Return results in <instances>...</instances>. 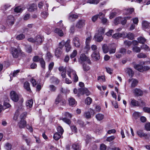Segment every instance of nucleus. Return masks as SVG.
Segmentation results:
<instances>
[{
    "label": "nucleus",
    "instance_id": "f257e3e1",
    "mask_svg": "<svg viewBox=\"0 0 150 150\" xmlns=\"http://www.w3.org/2000/svg\"><path fill=\"white\" fill-rule=\"evenodd\" d=\"M67 74L71 78H73L74 82H77L78 80V78L76 71L73 69L68 68L67 69Z\"/></svg>",
    "mask_w": 150,
    "mask_h": 150
},
{
    "label": "nucleus",
    "instance_id": "f03ea898",
    "mask_svg": "<svg viewBox=\"0 0 150 150\" xmlns=\"http://www.w3.org/2000/svg\"><path fill=\"white\" fill-rule=\"evenodd\" d=\"M10 96L12 100L15 102H17L18 100L21 96V95L18 94L14 91H12L10 92Z\"/></svg>",
    "mask_w": 150,
    "mask_h": 150
},
{
    "label": "nucleus",
    "instance_id": "7ed1b4c3",
    "mask_svg": "<svg viewBox=\"0 0 150 150\" xmlns=\"http://www.w3.org/2000/svg\"><path fill=\"white\" fill-rule=\"evenodd\" d=\"M21 52V50L20 49L13 47L12 49L11 53L14 57L16 58L18 57Z\"/></svg>",
    "mask_w": 150,
    "mask_h": 150
},
{
    "label": "nucleus",
    "instance_id": "20e7f679",
    "mask_svg": "<svg viewBox=\"0 0 150 150\" xmlns=\"http://www.w3.org/2000/svg\"><path fill=\"white\" fill-rule=\"evenodd\" d=\"M86 24V21L84 19L79 20L76 25V27L78 29H82L85 26Z\"/></svg>",
    "mask_w": 150,
    "mask_h": 150
},
{
    "label": "nucleus",
    "instance_id": "39448f33",
    "mask_svg": "<svg viewBox=\"0 0 150 150\" xmlns=\"http://www.w3.org/2000/svg\"><path fill=\"white\" fill-rule=\"evenodd\" d=\"M55 103L56 104L60 103V105H64L65 104L66 101L62 98L60 95H59L56 99Z\"/></svg>",
    "mask_w": 150,
    "mask_h": 150
},
{
    "label": "nucleus",
    "instance_id": "423d86ee",
    "mask_svg": "<svg viewBox=\"0 0 150 150\" xmlns=\"http://www.w3.org/2000/svg\"><path fill=\"white\" fill-rule=\"evenodd\" d=\"M72 43L75 47L79 48L80 47L81 44L79 39L77 37L74 38L72 40Z\"/></svg>",
    "mask_w": 150,
    "mask_h": 150
},
{
    "label": "nucleus",
    "instance_id": "0eeeda50",
    "mask_svg": "<svg viewBox=\"0 0 150 150\" xmlns=\"http://www.w3.org/2000/svg\"><path fill=\"white\" fill-rule=\"evenodd\" d=\"M91 57L95 60H98L100 58L99 52L97 51L94 52L91 55Z\"/></svg>",
    "mask_w": 150,
    "mask_h": 150
},
{
    "label": "nucleus",
    "instance_id": "6e6552de",
    "mask_svg": "<svg viewBox=\"0 0 150 150\" xmlns=\"http://www.w3.org/2000/svg\"><path fill=\"white\" fill-rule=\"evenodd\" d=\"M14 18L13 16L11 15L7 17L6 22L7 24L11 25L14 24Z\"/></svg>",
    "mask_w": 150,
    "mask_h": 150
},
{
    "label": "nucleus",
    "instance_id": "1a4fd4ad",
    "mask_svg": "<svg viewBox=\"0 0 150 150\" xmlns=\"http://www.w3.org/2000/svg\"><path fill=\"white\" fill-rule=\"evenodd\" d=\"M79 93H81V95L85 94L87 96H88L90 94V92L86 88H80L79 90Z\"/></svg>",
    "mask_w": 150,
    "mask_h": 150
},
{
    "label": "nucleus",
    "instance_id": "9d476101",
    "mask_svg": "<svg viewBox=\"0 0 150 150\" xmlns=\"http://www.w3.org/2000/svg\"><path fill=\"white\" fill-rule=\"evenodd\" d=\"M98 15L99 18L101 19L102 22L104 24L106 23L107 22V19L104 18L105 15L102 13L100 12L99 13Z\"/></svg>",
    "mask_w": 150,
    "mask_h": 150
},
{
    "label": "nucleus",
    "instance_id": "9b49d317",
    "mask_svg": "<svg viewBox=\"0 0 150 150\" xmlns=\"http://www.w3.org/2000/svg\"><path fill=\"white\" fill-rule=\"evenodd\" d=\"M129 105L131 106H139V104L138 101L134 99H131Z\"/></svg>",
    "mask_w": 150,
    "mask_h": 150
},
{
    "label": "nucleus",
    "instance_id": "f8f14e48",
    "mask_svg": "<svg viewBox=\"0 0 150 150\" xmlns=\"http://www.w3.org/2000/svg\"><path fill=\"white\" fill-rule=\"evenodd\" d=\"M137 135L140 137H144L146 139L147 138V136L148 134L146 133H144L142 131L139 130L137 132Z\"/></svg>",
    "mask_w": 150,
    "mask_h": 150
},
{
    "label": "nucleus",
    "instance_id": "ddd939ff",
    "mask_svg": "<svg viewBox=\"0 0 150 150\" xmlns=\"http://www.w3.org/2000/svg\"><path fill=\"white\" fill-rule=\"evenodd\" d=\"M26 122L24 120H21L18 122V126L20 128H23L26 126Z\"/></svg>",
    "mask_w": 150,
    "mask_h": 150
},
{
    "label": "nucleus",
    "instance_id": "4468645a",
    "mask_svg": "<svg viewBox=\"0 0 150 150\" xmlns=\"http://www.w3.org/2000/svg\"><path fill=\"white\" fill-rule=\"evenodd\" d=\"M70 40H68L65 42L64 45L66 51L67 52H69L71 49V46L70 44Z\"/></svg>",
    "mask_w": 150,
    "mask_h": 150
},
{
    "label": "nucleus",
    "instance_id": "2eb2a0df",
    "mask_svg": "<svg viewBox=\"0 0 150 150\" xmlns=\"http://www.w3.org/2000/svg\"><path fill=\"white\" fill-rule=\"evenodd\" d=\"M94 39L95 40L98 42H100L103 40V38L101 35L99 34H96L94 36Z\"/></svg>",
    "mask_w": 150,
    "mask_h": 150
},
{
    "label": "nucleus",
    "instance_id": "dca6fc26",
    "mask_svg": "<svg viewBox=\"0 0 150 150\" xmlns=\"http://www.w3.org/2000/svg\"><path fill=\"white\" fill-rule=\"evenodd\" d=\"M35 42L38 44H40L42 43L43 40L42 36L39 35H38L36 36L35 38Z\"/></svg>",
    "mask_w": 150,
    "mask_h": 150
},
{
    "label": "nucleus",
    "instance_id": "f3484780",
    "mask_svg": "<svg viewBox=\"0 0 150 150\" xmlns=\"http://www.w3.org/2000/svg\"><path fill=\"white\" fill-rule=\"evenodd\" d=\"M133 93L137 96H141L143 94L141 90L138 88H136L133 91Z\"/></svg>",
    "mask_w": 150,
    "mask_h": 150
},
{
    "label": "nucleus",
    "instance_id": "a211bd4d",
    "mask_svg": "<svg viewBox=\"0 0 150 150\" xmlns=\"http://www.w3.org/2000/svg\"><path fill=\"white\" fill-rule=\"evenodd\" d=\"M129 82H131V87L132 88H133L135 87L137 85L138 83V81L137 80L134 79H129Z\"/></svg>",
    "mask_w": 150,
    "mask_h": 150
},
{
    "label": "nucleus",
    "instance_id": "6ab92c4d",
    "mask_svg": "<svg viewBox=\"0 0 150 150\" xmlns=\"http://www.w3.org/2000/svg\"><path fill=\"white\" fill-rule=\"evenodd\" d=\"M54 32L60 37H62L64 35V33L62 30L59 28H56Z\"/></svg>",
    "mask_w": 150,
    "mask_h": 150
},
{
    "label": "nucleus",
    "instance_id": "aec40b11",
    "mask_svg": "<svg viewBox=\"0 0 150 150\" xmlns=\"http://www.w3.org/2000/svg\"><path fill=\"white\" fill-rule=\"evenodd\" d=\"M142 27L145 29L149 28L150 27V23L146 21H143L142 23Z\"/></svg>",
    "mask_w": 150,
    "mask_h": 150
},
{
    "label": "nucleus",
    "instance_id": "412c9836",
    "mask_svg": "<svg viewBox=\"0 0 150 150\" xmlns=\"http://www.w3.org/2000/svg\"><path fill=\"white\" fill-rule=\"evenodd\" d=\"M23 87L27 91L29 92L31 91V89L30 87V84L28 82H25L24 84Z\"/></svg>",
    "mask_w": 150,
    "mask_h": 150
},
{
    "label": "nucleus",
    "instance_id": "4be33fe9",
    "mask_svg": "<svg viewBox=\"0 0 150 150\" xmlns=\"http://www.w3.org/2000/svg\"><path fill=\"white\" fill-rule=\"evenodd\" d=\"M96 118L98 121H100L102 120L104 118V115L101 113H98L96 115Z\"/></svg>",
    "mask_w": 150,
    "mask_h": 150
},
{
    "label": "nucleus",
    "instance_id": "5701e85b",
    "mask_svg": "<svg viewBox=\"0 0 150 150\" xmlns=\"http://www.w3.org/2000/svg\"><path fill=\"white\" fill-rule=\"evenodd\" d=\"M33 104V100L32 99L27 100L26 103V105L27 108H30L32 107Z\"/></svg>",
    "mask_w": 150,
    "mask_h": 150
},
{
    "label": "nucleus",
    "instance_id": "b1692460",
    "mask_svg": "<svg viewBox=\"0 0 150 150\" xmlns=\"http://www.w3.org/2000/svg\"><path fill=\"white\" fill-rule=\"evenodd\" d=\"M62 52V49L60 48H57L55 51V55L57 57H59Z\"/></svg>",
    "mask_w": 150,
    "mask_h": 150
},
{
    "label": "nucleus",
    "instance_id": "393cba45",
    "mask_svg": "<svg viewBox=\"0 0 150 150\" xmlns=\"http://www.w3.org/2000/svg\"><path fill=\"white\" fill-rule=\"evenodd\" d=\"M37 8L36 6L34 4H32L30 5L28 8V11L32 12L36 10Z\"/></svg>",
    "mask_w": 150,
    "mask_h": 150
},
{
    "label": "nucleus",
    "instance_id": "a878e982",
    "mask_svg": "<svg viewBox=\"0 0 150 150\" xmlns=\"http://www.w3.org/2000/svg\"><path fill=\"white\" fill-rule=\"evenodd\" d=\"M137 40L139 43L144 44L146 41V39L144 37L140 36L137 38Z\"/></svg>",
    "mask_w": 150,
    "mask_h": 150
},
{
    "label": "nucleus",
    "instance_id": "bb28decb",
    "mask_svg": "<svg viewBox=\"0 0 150 150\" xmlns=\"http://www.w3.org/2000/svg\"><path fill=\"white\" fill-rule=\"evenodd\" d=\"M123 35H125V33H118L114 34L113 36L112 37L115 39H118L120 38L123 36Z\"/></svg>",
    "mask_w": 150,
    "mask_h": 150
},
{
    "label": "nucleus",
    "instance_id": "cd10ccee",
    "mask_svg": "<svg viewBox=\"0 0 150 150\" xmlns=\"http://www.w3.org/2000/svg\"><path fill=\"white\" fill-rule=\"evenodd\" d=\"M134 11V9L133 8L125 9L124 11V13L125 15L129 14L131 13Z\"/></svg>",
    "mask_w": 150,
    "mask_h": 150
},
{
    "label": "nucleus",
    "instance_id": "c85d7f7f",
    "mask_svg": "<svg viewBox=\"0 0 150 150\" xmlns=\"http://www.w3.org/2000/svg\"><path fill=\"white\" fill-rule=\"evenodd\" d=\"M69 104L71 105H76V102L75 100L73 98H71L68 100Z\"/></svg>",
    "mask_w": 150,
    "mask_h": 150
},
{
    "label": "nucleus",
    "instance_id": "c756f323",
    "mask_svg": "<svg viewBox=\"0 0 150 150\" xmlns=\"http://www.w3.org/2000/svg\"><path fill=\"white\" fill-rule=\"evenodd\" d=\"M134 68L135 69L141 72H143V67L141 65H135L134 66Z\"/></svg>",
    "mask_w": 150,
    "mask_h": 150
},
{
    "label": "nucleus",
    "instance_id": "7c9ffc66",
    "mask_svg": "<svg viewBox=\"0 0 150 150\" xmlns=\"http://www.w3.org/2000/svg\"><path fill=\"white\" fill-rule=\"evenodd\" d=\"M128 39L132 40L134 38V35L133 33H129L128 34H127L126 36Z\"/></svg>",
    "mask_w": 150,
    "mask_h": 150
},
{
    "label": "nucleus",
    "instance_id": "2f4dec72",
    "mask_svg": "<svg viewBox=\"0 0 150 150\" xmlns=\"http://www.w3.org/2000/svg\"><path fill=\"white\" fill-rule=\"evenodd\" d=\"M102 50L104 53H106L109 52V48L106 45L104 44L102 46Z\"/></svg>",
    "mask_w": 150,
    "mask_h": 150
},
{
    "label": "nucleus",
    "instance_id": "473e14b6",
    "mask_svg": "<svg viewBox=\"0 0 150 150\" xmlns=\"http://www.w3.org/2000/svg\"><path fill=\"white\" fill-rule=\"evenodd\" d=\"M62 135L57 132L54 134L53 138L55 140H58L61 138V135Z\"/></svg>",
    "mask_w": 150,
    "mask_h": 150
},
{
    "label": "nucleus",
    "instance_id": "72a5a7b5",
    "mask_svg": "<svg viewBox=\"0 0 150 150\" xmlns=\"http://www.w3.org/2000/svg\"><path fill=\"white\" fill-rule=\"evenodd\" d=\"M122 20V18L121 17H118L116 18L114 20V23L115 25L121 23V21Z\"/></svg>",
    "mask_w": 150,
    "mask_h": 150
},
{
    "label": "nucleus",
    "instance_id": "f704fd0d",
    "mask_svg": "<svg viewBox=\"0 0 150 150\" xmlns=\"http://www.w3.org/2000/svg\"><path fill=\"white\" fill-rule=\"evenodd\" d=\"M126 71L127 73L128 74L129 76L130 77H132V76L134 74V72L132 69L129 68H127V69Z\"/></svg>",
    "mask_w": 150,
    "mask_h": 150
},
{
    "label": "nucleus",
    "instance_id": "c9c22d12",
    "mask_svg": "<svg viewBox=\"0 0 150 150\" xmlns=\"http://www.w3.org/2000/svg\"><path fill=\"white\" fill-rule=\"evenodd\" d=\"M22 111V110H20L19 109H18L16 111L13 117V119L14 120H17L18 115L19 114V112Z\"/></svg>",
    "mask_w": 150,
    "mask_h": 150
},
{
    "label": "nucleus",
    "instance_id": "e433bc0d",
    "mask_svg": "<svg viewBox=\"0 0 150 150\" xmlns=\"http://www.w3.org/2000/svg\"><path fill=\"white\" fill-rule=\"evenodd\" d=\"M132 50L133 52L138 53L141 51V49L140 47L137 46H134L132 48Z\"/></svg>",
    "mask_w": 150,
    "mask_h": 150
},
{
    "label": "nucleus",
    "instance_id": "4c0bfd02",
    "mask_svg": "<svg viewBox=\"0 0 150 150\" xmlns=\"http://www.w3.org/2000/svg\"><path fill=\"white\" fill-rule=\"evenodd\" d=\"M92 101V99L90 97H88L85 100V103L89 105L91 103Z\"/></svg>",
    "mask_w": 150,
    "mask_h": 150
},
{
    "label": "nucleus",
    "instance_id": "58836bf2",
    "mask_svg": "<svg viewBox=\"0 0 150 150\" xmlns=\"http://www.w3.org/2000/svg\"><path fill=\"white\" fill-rule=\"evenodd\" d=\"M14 11L17 13L21 12L23 10V8L20 6L16 7L14 9Z\"/></svg>",
    "mask_w": 150,
    "mask_h": 150
},
{
    "label": "nucleus",
    "instance_id": "ea45409f",
    "mask_svg": "<svg viewBox=\"0 0 150 150\" xmlns=\"http://www.w3.org/2000/svg\"><path fill=\"white\" fill-rule=\"evenodd\" d=\"M4 147L6 150H11L12 145L11 144L7 143L5 144Z\"/></svg>",
    "mask_w": 150,
    "mask_h": 150
},
{
    "label": "nucleus",
    "instance_id": "a19ab883",
    "mask_svg": "<svg viewBox=\"0 0 150 150\" xmlns=\"http://www.w3.org/2000/svg\"><path fill=\"white\" fill-rule=\"evenodd\" d=\"M72 148L74 150H79L80 148V145L78 144H74L72 145Z\"/></svg>",
    "mask_w": 150,
    "mask_h": 150
},
{
    "label": "nucleus",
    "instance_id": "79ce46f5",
    "mask_svg": "<svg viewBox=\"0 0 150 150\" xmlns=\"http://www.w3.org/2000/svg\"><path fill=\"white\" fill-rule=\"evenodd\" d=\"M87 3L90 4H97L99 2V0H88L87 1Z\"/></svg>",
    "mask_w": 150,
    "mask_h": 150
},
{
    "label": "nucleus",
    "instance_id": "37998d69",
    "mask_svg": "<svg viewBox=\"0 0 150 150\" xmlns=\"http://www.w3.org/2000/svg\"><path fill=\"white\" fill-rule=\"evenodd\" d=\"M23 139L25 141L26 143L27 144V145H29L30 142V139L25 135H23Z\"/></svg>",
    "mask_w": 150,
    "mask_h": 150
},
{
    "label": "nucleus",
    "instance_id": "c03bdc74",
    "mask_svg": "<svg viewBox=\"0 0 150 150\" xmlns=\"http://www.w3.org/2000/svg\"><path fill=\"white\" fill-rule=\"evenodd\" d=\"M78 17V16L77 15L70 14L69 16V19L70 20H71L72 19H77Z\"/></svg>",
    "mask_w": 150,
    "mask_h": 150
},
{
    "label": "nucleus",
    "instance_id": "a18cd8bd",
    "mask_svg": "<svg viewBox=\"0 0 150 150\" xmlns=\"http://www.w3.org/2000/svg\"><path fill=\"white\" fill-rule=\"evenodd\" d=\"M19 99L20 102L21 104L20 107H18V109H19L20 110H23V106L22 105V103L23 102L24 100L23 98H21V97H20Z\"/></svg>",
    "mask_w": 150,
    "mask_h": 150
},
{
    "label": "nucleus",
    "instance_id": "49530a36",
    "mask_svg": "<svg viewBox=\"0 0 150 150\" xmlns=\"http://www.w3.org/2000/svg\"><path fill=\"white\" fill-rule=\"evenodd\" d=\"M25 37V35L21 34L18 35L16 37V38L18 40H20L24 39Z\"/></svg>",
    "mask_w": 150,
    "mask_h": 150
},
{
    "label": "nucleus",
    "instance_id": "de8ad7c7",
    "mask_svg": "<svg viewBox=\"0 0 150 150\" xmlns=\"http://www.w3.org/2000/svg\"><path fill=\"white\" fill-rule=\"evenodd\" d=\"M87 57L84 54H81L80 56V59L82 61L86 60L87 59Z\"/></svg>",
    "mask_w": 150,
    "mask_h": 150
},
{
    "label": "nucleus",
    "instance_id": "09e8293b",
    "mask_svg": "<svg viewBox=\"0 0 150 150\" xmlns=\"http://www.w3.org/2000/svg\"><path fill=\"white\" fill-rule=\"evenodd\" d=\"M57 131L58 133L62 134L64 132V130L62 128L61 126H59L57 128Z\"/></svg>",
    "mask_w": 150,
    "mask_h": 150
},
{
    "label": "nucleus",
    "instance_id": "8fccbe9b",
    "mask_svg": "<svg viewBox=\"0 0 150 150\" xmlns=\"http://www.w3.org/2000/svg\"><path fill=\"white\" fill-rule=\"evenodd\" d=\"M49 88H50V91L51 92H54L56 89V87L54 85H50L49 86Z\"/></svg>",
    "mask_w": 150,
    "mask_h": 150
},
{
    "label": "nucleus",
    "instance_id": "3c124183",
    "mask_svg": "<svg viewBox=\"0 0 150 150\" xmlns=\"http://www.w3.org/2000/svg\"><path fill=\"white\" fill-rule=\"evenodd\" d=\"M84 116L87 119L90 118L91 117L90 113L89 112H85L84 114Z\"/></svg>",
    "mask_w": 150,
    "mask_h": 150
},
{
    "label": "nucleus",
    "instance_id": "603ef678",
    "mask_svg": "<svg viewBox=\"0 0 150 150\" xmlns=\"http://www.w3.org/2000/svg\"><path fill=\"white\" fill-rule=\"evenodd\" d=\"M147 57V55L143 53H139L137 55V57L139 58H145Z\"/></svg>",
    "mask_w": 150,
    "mask_h": 150
},
{
    "label": "nucleus",
    "instance_id": "864d4df0",
    "mask_svg": "<svg viewBox=\"0 0 150 150\" xmlns=\"http://www.w3.org/2000/svg\"><path fill=\"white\" fill-rule=\"evenodd\" d=\"M98 80L100 82H104L105 80V77L104 76H99L98 78Z\"/></svg>",
    "mask_w": 150,
    "mask_h": 150
},
{
    "label": "nucleus",
    "instance_id": "5fc2aeb1",
    "mask_svg": "<svg viewBox=\"0 0 150 150\" xmlns=\"http://www.w3.org/2000/svg\"><path fill=\"white\" fill-rule=\"evenodd\" d=\"M77 54V52L76 50H74L71 54L70 57L71 58H73Z\"/></svg>",
    "mask_w": 150,
    "mask_h": 150
},
{
    "label": "nucleus",
    "instance_id": "6e6d98bb",
    "mask_svg": "<svg viewBox=\"0 0 150 150\" xmlns=\"http://www.w3.org/2000/svg\"><path fill=\"white\" fill-rule=\"evenodd\" d=\"M141 47L142 49L146 51H149L150 50L149 47L147 45L145 44L142 45L141 46Z\"/></svg>",
    "mask_w": 150,
    "mask_h": 150
},
{
    "label": "nucleus",
    "instance_id": "4d7b16f0",
    "mask_svg": "<svg viewBox=\"0 0 150 150\" xmlns=\"http://www.w3.org/2000/svg\"><path fill=\"white\" fill-rule=\"evenodd\" d=\"M26 50L27 52L28 53H31L32 51V49L31 46L28 45L26 47Z\"/></svg>",
    "mask_w": 150,
    "mask_h": 150
},
{
    "label": "nucleus",
    "instance_id": "13d9d810",
    "mask_svg": "<svg viewBox=\"0 0 150 150\" xmlns=\"http://www.w3.org/2000/svg\"><path fill=\"white\" fill-rule=\"evenodd\" d=\"M30 81L32 83L33 86H35L37 84L36 81L34 78H31L30 80Z\"/></svg>",
    "mask_w": 150,
    "mask_h": 150
},
{
    "label": "nucleus",
    "instance_id": "bf43d9fd",
    "mask_svg": "<svg viewBox=\"0 0 150 150\" xmlns=\"http://www.w3.org/2000/svg\"><path fill=\"white\" fill-rule=\"evenodd\" d=\"M83 70L85 71H87L90 69V67L88 65L85 64H83Z\"/></svg>",
    "mask_w": 150,
    "mask_h": 150
},
{
    "label": "nucleus",
    "instance_id": "052dcab7",
    "mask_svg": "<svg viewBox=\"0 0 150 150\" xmlns=\"http://www.w3.org/2000/svg\"><path fill=\"white\" fill-rule=\"evenodd\" d=\"M115 138V137L114 136H112L107 137L106 140L107 141L110 142L113 140Z\"/></svg>",
    "mask_w": 150,
    "mask_h": 150
},
{
    "label": "nucleus",
    "instance_id": "680f3d73",
    "mask_svg": "<svg viewBox=\"0 0 150 150\" xmlns=\"http://www.w3.org/2000/svg\"><path fill=\"white\" fill-rule=\"evenodd\" d=\"M145 128L147 131H150V123L148 122L145 125Z\"/></svg>",
    "mask_w": 150,
    "mask_h": 150
},
{
    "label": "nucleus",
    "instance_id": "e2e57ef3",
    "mask_svg": "<svg viewBox=\"0 0 150 150\" xmlns=\"http://www.w3.org/2000/svg\"><path fill=\"white\" fill-rule=\"evenodd\" d=\"M109 51L110 54H114L115 52L116 48L115 47L110 48L109 49Z\"/></svg>",
    "mask_w": 150,
    "mask_h": 150
},
{
    "label": "nucleus",
    "instance_id": "0e129e2a",
    "mask_svg": "<svg viewBox=\"0 0 150 150\" xmlns=\"http://www.w3.org/2000/svg\"><path fill=\"white\" fill-rule=\"evenodd\" d=\"M62 120L65 122L67 123L68 125H69L71 123L70 120L66 118H63L62 119Z\"/></svg>",
    "mask_w": 150,
    "mask_h": 150
},
{
    "label": "nucleus",
    "instance_id": "69168bd1",
    "mask_svg": "<svg viewBox=\"0 0 150 150\" xmlns=\"http://www.w3.org/2000/svg\"><path fill=\"white\" fill-rule=\"evenodd\" d=\"M105 32V29L103 28H100L98 30V33L100 35L103 34Z\"/></svg>",
    "mask_w": 150,
    "mask_h": 150
},
{
    "label": "nucleus",
    "instance_id": "338daca9",
    "mask_svg": "<svg viewBox=\"0 0 150 150\" xmlns=\"http://www.w3.org/2000/svg\"><path fill=\"white\" fill-rule=\"evenodd\" d=\"M140 113L138 112H134L133 114V116L135 119H137L140 115Z\"/></svg>",
    "mask_w": 150,
    "mask_h": 150
},
{
    "label": "nucleus",
    "instance_id": "774afa93",
    "mask_svg": "<svg viewBox=\"0 0 150 150\" xmlns=\"http://www.w3.org/2000/svg\"><path fill=\"white\" fill-rule=\"evenodd\" d=\"M143 110L144 111L148 113H150V108L147 107H144L143 108Z\"/></svg>",
    "mask_w": 150,
    "mask_h": 150
}]
</instances>
